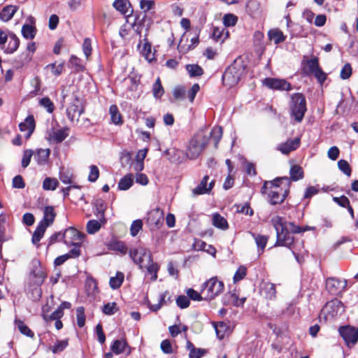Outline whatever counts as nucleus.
I'll use <instances>...</instances> for the list:
<instances>
[{
	"instance_id": "1",
	"label": "nucleus",
	"mask_w": 358,
	"mask_h": 358,
	"mask_svg": "<svg viewBox=\"0 0 358 358\" xmlns=\"http://www.w3.org/2000/svg\"><path fill=\"white\" fill-rule=\"evenodd\" d=\"M222 136V128L221 127H213L209 134H206L203 131L198 132L189 142L187 157L191 159H196L203 151L210 139H212L214 147L217 148Z\"/></svg>"
},
{
	"instance_id": "2",
	"label": "nucleus",
	"mask_w": 358,
	"mask_h": 358,
	"mask_svg": "<svg viewBox=\"0 0 358 358\" xmlns=\"http://www.w3.org/2000/svg\"><path fill=\"white\" fill-rule=\"evenodd\" d=\"M62 103L67 104L66 116L71 122H78L80 115L84 113V102L82 96L78 92L71 91V87L64 88L62 91Z\"/></svg>"
},
{
	"instance_id": "3",
	"label": "nucleus",
	"mask_w": 358,
	"mask_h": 358,
	"mask_svg": "<svg viewBox=\"0 0 358 358\" xmlns=\"http://www.w3.org/2000/svg\"><path fill=\"white\" fill-rule=\"evenodd\" d=\"M282 180H288L287 177L277 178L273 181H266L262 187V193L267 194L268 202L271 205L282 203L287 196L289 189H283L278 184Z\"/></svg>"
},
{
	"instance_id": "4",
	"label": "nucleus",
	"mask_w": 358,
	"mask_h": 358,
	"mask_svg": "<svg viewBox=\"0 0 358 358\" xmlns=\"http://www.w3.org/2000/svg\"><path fill=\"white\" fill-rule=\"evenodd\" d=\"M245 65L243 62L237 60L234 61L223 73V84L229 87L236 85L245 73Z\"/></svg>"
},
{
	"instance_id": "5",
	"label": "nucleus",
	"mask_w": 358,
	"mask_h": 358,
	"mask_svg": "<svg viewBox=\"0 0 358 358\" xmlns=\"http://www.w3.org/2000/svg\"><path fill=\"white\" fill-rule=\"evenodd\" d=\"M290 115L296 122H302L307 110L306 101L303 94L295 93L292 95L289 104Z\"/></svg>"
},
{
	"instance_id": "6",
	"label": "nucleus",
	"mask_w": 358,
	"mask_h": 358,
	"mask_svg": "<svg viewBox=\"0 0 358 358\" xmlns=\"http://www.w3.org/2000/svg\"><path fill=\"white\" fill-rule=\"evenodd\" d=\"M224 283L216 277L211 278L203 285L201 293L205 300H212L223 292Z\"/></svg>"
},
{
	"instance_id": "7",
	"label": "nucleus",
	"mask_w": 358,
	"mask_h": 358,
	"mask_svg": "<svg viewBox=\"0 0 358 358\" xmlns=\"http://www.w3.org/2000/svg\"><path fill=\"white\" fill-rule=\"evenodd\" d=\"M129 254L133 262L138 265L141 269H143L145 265L151 262L152 255L150 250L145 248L131 249Z\"/></svg>"
},
{
	"instance_id": "8",
	"label": "nucleus",
	"mask_w": 358,
	"mask_h": 358,
	"mask_svg": "<svg viewBox=\"0 0 358 358\" xmlns=\"http://www.w3.org/2000/svg\"><path fill=\"white\" fill-rule=\"evenodd\" d=\"M339 333L349 348L353 346L358 341V327H341L339 328Z\"/></svg>"
},
{
	"instance_id": "9",
	"label": "nucleus",
	"mask_w": 358,
	"mask_h": 358,
	"mask_svg": "<svg viewBox=\"0 0 358 358\" xmlns=\"http://www.w3.org/2000/svg\"><path fill=\"white\" fill-rule=\"evenodd\" d=\"M64 242L67 245H80L83 234L73 227H69L62 234Z\"/></svg>"
},
{
	"instance_id": "10",
	"label": "nucleus",
	"mask_w": 358,
	"mask_h": 358,
	"mask_svg": "<svg viewBox=\"0 0 358 358\" xmlns=\"http://www.w3.org/2000/svg\"><path fill=\"white\" fill-rule=\"evenodd\" d=\"M343 311V306L341 301L338 299L331 300L327 302L323 307L322 312L326 317H334L338 313Z\"/></svg>"
},
{
	"instance_id": "11",
	"label": "nucleus",
	"mask_w": 358,
	"mask_h": 358,
	"mask_svg": "<svg viewBox=\"0 0 358 358\" xmlns=\"http://www.w3.org/2000/svg\"><path fill=\"white\" fill-rule=\"evenodd\" d=\"M263 84L272 90L286 91L292 90L291 84L284 79L267 78L263 80Z\"/></svg>"
},
{
	"instance_id": "12",
	"label": "nucleus",
	"mask_w": 358,
	"mask_h": 358,
	"mask_svg": "<svg viewBox=\"0 0 358 358\" xmlns=\"http://www.w3.org/2000/svg\"><path fill=\"white\" fill-rule=\"evenodd\" d=\"M163 220V211L159 208L154 209L148 214L147 222L151 229H159L162 225Z\"/></svg>"
},
{
	"instance_id": "13",
	"label": "nucleus",
	"mask_w": 358,
	"mask_h": 358,
	"mask_svg": "<svg viewBox=\"0 0 358 358\" xmlns=\"http://www.w3.org/2000/svg\"><path fill=\"white\" fill-rule=\"evenodd\" d=\"M345 287V280H340L336 278H329L326 280V288L333 295H338L341 293Z\"/></svg>"
},
{
	"instance_id": "14",
	"label": "nucleus",
	"mask_w": 358,
	"mask_h": 358,
	"mask_svg": "<svg viewBox=\"0 0 358 358\" xmlns=\"http://www.w3.org/2000/svg\"><path fill=\"white\" fill-rule=\"evenodd\" d=\"M277 240L275 246L290 248L294 242V237L288 231V227L276 233Z\"/></svg>"
},
{
	"instance_id": "15",
	"label": "nucleus",
	"mask_w": 358,
	"mask_h": 358,
	"mask_svg": "<svg viewBox=\"0 0 358 358\" xmlns=\"http://www.w3.org/2000/svg\"><path fill=\"white\" fill-rule=\"evenodd\" d=\"M34 268L31 271V282L41 285L46 278V273L38 262H34Z\"/></svg>"
},
{
	"instance_id": "16",
	"label": "nucleus",
	"mask_w": 358,
	"mask_h": 358,
	"mask_svg": "<svg viewBox=\"0 0 358 358\" xmlns=\"http://www.w3.org/2000/svg\"><path fill=\"white\" fill-rule=\"evenodd\" d=\"M300 145L299 138H289L286 142L278 145L277 150L284 155H288L292 151L296 150Z\"/></svg>"
},
{
	"instance_id": "17",
	"label": "nucleus",
	"mask_w": 358,
	"mask_h": 358,
	"mask_svg": "<svg viewBox=\"0 0 358 358\" xmlns=\"http://www.w3.org/2000/svg\"><path fill=\"white\" fill-rule=\"evenodd\" d=\"M209 180V177L208 176H205L200 183L192 189V192L194 196L200 195L208 193L213 188L214 185V181H211L208 185V182Z\"/></svg>"
},
{
	"instance_id": "18",
	"label": "nucleus",
	"mask_w": 358,
	"mask_h": 358,
	"mask_svg": "<svg viewBox=\"0 0 358 358\" xmlns=\"http://www.w3.org/2000/svg\"><path fill=\"white\" fill-rule=\"evenodd\" d=\"M35 120L33 115H29L24 122L19 124L20 130L25 132L24 136L28 139L35 129Z\"/></svg>"
},
{
	"instance_id": "19",
	"label": "nucleus",
	"mask_w": 358,
	"mask_h": 358,
	"mask_svg": "<svg viewBox=\"0 0 358 358\" xmlns=\"http://www.w3.org/2000/svg\"><path fill=\"white\" fill-rule=\"evenodd\" d=\"M113 6L123 15L129 16L133 13V9L129 0H115Z\"/></svg>"
},
{
	"instance_id": "20",
	"label": "nucleus",
	"mask_w": 358,
	"mask_h": 358,
	"mask_svg": "<svg viewBox=\"0 0 358 358\" xmlns=\"http://www.w3.org/2000/svg\"><path fill=\"white\" fill-rule=\"evenodd\" d=\"M56 213L54 207L51 206H45L43 209V220L39 222L43 224L47 227L52 224L56 217Z\"/></svg>"
},
{
	"instance_id": "21",
	"label": "nucleus",
	"mask_w": 358,
	"mask_h": 358,
	"mask_svg": "<svg viewBox=\"0 0 358 358\" xmlns=\"http://www.w3.org/2000/svg\"><path fill=\"white\" fill-rule=\"evenodd\" d=\"M303 67V73L306 75L312 74L317 68L320 67L319 59L316 57H313L310 59L306 60Z\"/></svg>"
},
{
	"instance_id": "22",
	"label": "nucleus",
	"mask_w": 358,
	"mask_h": 358,
	"mask_svg": "<svg viewBox=\"0 0 358 358\" xmlns=\"http://www.w3.org/2000/svg\"><path fill=\"white\" fill-rule=\"evenodd\" d=\"M8 36V43L7 46L5 45V48L3 50L7 54H12L18 48L20 40L13 33H10Z\"/></svg>"
},
{
	"instance_id": "23",
	"label": "nucleus",
	"mask_w": 358,
	"mask_h": 358,
	"mask_svg": "<svg viewBox=\"0 0 358 358\" xmlns=\"http://www.w3.org/2000/svg\"><path fill=\"white\" fill-rule=\"evenodd\" d=\"M18 7L13 5H8L0 12V19L3 22H8L12 19L15 13L17 11Z\"/></svg>"
},
{
	"instance_id": "24",
	"label": "nucleus",
	"mask_w": 358,
	"mask_h": 358,
	"mask_svg": "<svg viewBox=\"0 0 358 358\" xmlns=\"http://www.w3.org/2000/svg\"><path fill=\"white\" fill-rule=\"evenodd\" d=\"M27 294L31 300L38 301L42 296L41 285L31 282L27 287Z\"/></svg>"
},
{
	"instance_id": "25",
	"label": "nucleus",
	"mask_w": 358,
	"mask_h": 358,
	"mask_svg": "<svg viewBox=\"0 0 358 358\" xmlns=\"http://www.w3.org/2000/svg\"><path fill=\"white\" fill-rule=\"evenodd\" d=\"M68 129L64 128L53 131L50 134V140L55 143H59L68 136Z\"/></svg>"
},
{
	"instance_id": "26",
	"label": "nucleus",
	"mask_w": 358,
	"mask_h": 358,
	"mask_svg": "<svg viewBox=\"0 0 358 358\" xmlns=\"http://www.w3.org/2000/svg\"><path fill=\"white\" fill-rule=\"evenodd\" d=\"M50 154V149H38L34 155V159L39 165H44L48 162Z\"/></svg>"
},
{
	"instance_id": "27",
	"label": "nucleus",
	"mask_w": 358,
	"mask_h": 358,
	"mask_svg": "<svg viewBox=\"0 0 358 358\" xmlns=\"http://www.w3.org/2000/svg\"><path fill=\"white\" fill-rule=\"evenodd\" d=\"M129 349L128 354L130 353V348L128 346L127 343L124 340H115L110 347V350L116 355L123 353L125 349Z\"/></svg>"
},
{
	"instance_id": "28",
	"label": "nucleus",
	"mask_w": 358,
	"mask_h": 358,
	"mask_svg": "<svg viewBox=\"0 0 358 358\" xmlns=\"http://www.w3.org/2000/svg\"><path fill=\"white\" fill-rule=\"evenodd\" d=\"M46 229H47V227L43 225V224L39 223L38 224L36 230L34 231V232L32 235L31 242L34 245L38 246V244L39 241H41V239L42 238V237L43 236Z\"/></svg>"
},
{
	"instance_id": "29",
	"label": "nucleus",
	"mask_w": 358,
	"mask_h": 358,
	"mask_svg": "<svg viewBox=\"0 0 358 358\" xmlns=\"http://www.w3.org/2000/svg\"><path fill=\"white\" fill-rule=\"evenodd\" d=\"M252 236L254 238L255 243L258 248V251L262 254L267 244L268 237L267 236L256 234L255 233H250Z\"/></svg>"
},
{
	"instance_id": "30",
	"label": "nucleus",
	"mask_w": 358,
	"mask_h": 358,
	"mask_svg": "<svg viewBox=\"0 0 358 358\" xmlns=\"http://www.w3.org/2000/svg\"><path fill=\"white\" fill-rule=\"evenodd\" d=\"M134 182L133 175L129 173L120 179L118 183V188L120 190H127L129 189Z\"/></svg>"
},
{
	"instance_id": "31",
	"label": "nucleus",
	"mask_w": 358,
	"mask_h": 358,
	"mask_svg": "<svg viewBox=\"0 0 358 358\" xmlns=\"http://www.w3.org/2000/svg\"><path fill=\"white\" fill-rule=\"evenodd\" d=\"M213 224L215 227L224 230L228 228L227 220L218 213H215L213 215Z\"/></svg>"
},
{
	"instance_id": "32",
	"label": "nucleus",
	"mask_w": 358,
	"mask_h": 358,
	"mask_svg": "<svg viewBox=\"0 0 358 358\" xmlns=\"http://www.w3.org/2000/svg\"><path fill=\"white\" fill-rule=\"evenodd\" d=\"M290 178L293 181H297L303 178V171L302 168L299 165L292 166L289 171Z\"/></svg>"
},
{
	"instance_id": "33",
	"label": "nucleus",
	"mask_w": 358,
	"mask_h": 358,
	"mask_svg": "<svg viewBox=\"0 0 358 358\" xmlns=\"http://www.w3.org/2000/svg\"><path fill=\"white\" fill-rule=\"evenodd\" d=\"M271 222L275 228L276 233L288 227V226H286L287 222H285L283 217L278 215L273 217Z\"/></svg>"
},
{
	"instance_id": "34",
	"label": "nucleus",
	"mask_w": 358,
	"mask_h": 358,
	"mask_svg": "<svg viewBox=\"0 0 358 358\" xmlns=\"http://www.w3.org/2000/svg\"><path fill=\"white\" fill-rule=\"evenodd\" d=\"M101 222L102 223H103V219L101 217H100V221H97L95 220H92L88 221V222L87 223V226H86L87 231L88 232V234H94L96 232H97L101 227Z\"/></svg>"
},
{
	"instance_id": "35",
	"label": "nucleus",
	"mask_w": 358,
	"mask_h": 358,
	"mask_svg": "<svg viewBox=\"0 0 358 358\" xmlns=\"http://www.w3.org/2000/svg\"><path fill=\"white\" fill-rule=\"evenodd\" d=\"M143 268L146 269L148 273H149L150 274L152 275L151 280L152 281H155V280H157V271L159 270V266H158L157 263H154L153 262L152 258H151V262L147 263L145 265Z\"/></svg>"
},
{
	"instance_id": "36",
	"label": "nucleus",
	"mask_w": 358,
	"mask_h": 358,
	"mask_svg": "<svg viewBox=\"0 0 358 358\" xmlns=\"http://www.w3.org/2000/svg\"><path fill=\"white\" fill-rule=\"evenodd\" d=\"M36 34L35 27L30 24H24L22 27V34L27 39H33Z\"/></svg>"
},
{
	"instance_id": "37",
	"label": "nucleus",
	"mask_w": 358,
	"mask_h": 358,
	"mask_svg": "<svg viewBox=\"0 0 358 358\" xmlns=\"http://www.w3.org/2000/svg\"><path fill=\"white\" fill-rule=\"evenodd\" d=\"M268 34L270 40L273 41L275 44H278L285 39L283 33L278 29L270 30Z\"/></svg>"
},
{
	"instance_id": "38",
	"label": "nucleus",
	"mask_w": 358,
	"mask_h": 358,
	"mask_svg": "<svg viewBox=\"0 0 358 358\" xmlns=\"http://www.w3.org/2000/svg\"><path fill=\"white\" fill-rule=\"evenodd\" d=\"M15 324L22 334L31 338L34 336V332L22 321L15 320Z\"/></svg>"
},
{
	"instance_id": "39",
	"label": "nucleus",
	"mask_w": 358,
	"mask_h": 358,
	"mask_svg": "<svg viewBox=\"0 0 358 358\" xmlns=\"http://www.w3.org/2000/svg\"><path fill=\"white\" fill-rule=\"evenodd\" d=\"M109 113L112 122L115 124H122V116L119 113L118 108L115 105H111L109 108Z\"/></svg>"
},
{
	"instance_id": "40",
	"label": "nucleus",
	"mask_w": 358,
	"mask_h": 358,
	"mask_svg": "<svg viewBox=\"0 0 358 358\" xmlns=\"http://www.w3.org/2000/svg\"><path fill=\"white\" fill-rule=\"evenodd\" d=\"M213 326L215 329L217 338L220 340L223 339L225 336V333L228 329L227 325L223 322H220L217 323H214Z\"/></svg>"
},
{
	"instance_id": "41",
	"label": "nucleus",
	"mask_w": 358,
	"mask_h": 358,
	"mask_svg": "<svg viewBox=\"0 0 358 358\" xmlns=\"http://www.w3.org/2000/svg\"><path fill=\"white\" fill-rule=\"evenodd\" d=\"M186 70L190 77L201 76L203 73V69L198 64H187L186 65Z\"/></svg>"
},
{
	"instance_id": "42",
	"label": "nucleus",
	"mask_w": 358,
	"mask_h": 358,
	"mask_svg": "<svg viewBox=\"0 0 358 358\" xmlns=\"http://www.w3.org/2000/svg\"><path fill=\"white\" fill-rule=\"evenodd\" d=\"M124 280V274L121 272H117L115 277L110 278V286L112 289H115L119 288Z\"/></svg>"
},
{
	"instance_id": "43",
	"label": "nucleus",
	"mask_w": 358,
	"mask_h": 358,
	"mask_svg": "<svg viewBox=\"0 0 358 358\" xmlns=\"http://www.w3.org/2000/svg\"><path fill=\"white\" fill-rule=\"evenodd\" d=\"M73 175L68 169L62 168L59 172V179L64 184L71 185L72 183Z\"/></svg>"
},
{
	"instance_id": "44",
	"label": "nucleus",
	"mask_w": 358,
	"mask_h": 358,
	"mask_svg": "<svg viewBox=\"0 0 358 358\" xmlns=\"http://www.w3.org/2000/svg\"><path fill=\"white\" fill-rule=\"evenodd\" d=\"M32 55L29 52H23L19 55L18 58L15 60V65L17 68L22 67L30 62Z\"/></svg>"
},
{
	"instance_id": "45",
	"label": "nucleus",
	"mask_w": 358,
	"mask_h": 358,
	"mask_svg": "<svg viewBox=\"0 0 358 358\" xmlns=\"http://www.w3.org/2000/svg\"><path fill=\"white\" fill-rule=\"evenodd\" d=\"M59 185V182L56 178H45L43 182V188L45 190H55Z\"/></svg>"
},
{
	"instance_id": "46",
	"label": "nucleus",
	"mask_w": 358,
	"mask_h": 358,
	"mask_svg": "<svg viewBox=\"0 0 358 358\" xmlns=\"http://www.w3.org/2000/svg\"><path fill=\"white\" fill-rule=\"evenodd\" d=\"M164 88L162 85L159 78H157L152 87L153 96L156 99H159L164 94Z\"/></svg>"
},
{
	"instance_id": "47",
	"label": "nucleus",
	"mask_w": 358,
	"mask_h": 358,
	"mask_svg": "<svg viewBox=\"0 0 358 358\" xmlns=\"http://www.w3.org/2000/svg\"><path fill=\"white\" fill-rule=\"evenodd\" d=\"M117 310L118 308L115 302L107 303L102 308V312L107 315H114Z\"/></svg>"
},
{
	"instance_id": "48",
	"label": "nucleus",
	"mask_w": 358,
	"mask_h": 358,
	"mask_svg": "<svg viewBox=\"0 0 358 358\" xmlns=\"http://www.w3.org/2000/svg\"><path fill=\"white\" fill-rule=\"evenodd\" d=\"M77 324L79 327H84L85 323V309L83 307H78L76 309Z\"/></svg>"
},
{
	"instance_id": "49",
	"label": "nucleus",
	"mask_w": 358,
	"mask_h": 358,
	"mask_svg": "<svg viewBox=\"0 0 358 358\" xmlns=\"http://www.w3.org/2000/svg\"><path fill=\"white\" fill-rule=\"evenodd\" d=\"M264 290L266 292V297L269 299L275 298L276 290L275 285L273 283H266L264 285Z\"/></svg>"
},
{
	"instance_id": "50",
	"label": "nucleus",
	"mask_w": 358,
	"mask_h": 358,
	"mask_svg": "<svg viewBox=\"0 0 358 358\" xmlns=\"http://www.w3.org/2000/svg\"><path fill=\"white\" fill-rule=\"evenodd\" d=\"M338 169L345 173L347 176H350L352 169L350 166L349 163L345 159H340L338 162Z\"/></svg>"
},
{
	"instance_id": "51",
	"label": "nucleus",
	"mask_w": 358,
	"mask_h": 358,
	"mask_svg": "<svg viewBox=\"0 0 358 358\" xmlns=\"http://www.w3.org/2000/svg\"><path fill=\"white\" fill-rule=\"evenodd\" d=\"M142 53L145 58L149 62H151L155 59L154 54L152 52L151 45L148 43H145L143 45Z\"/></svg>"
},
{
	"instance_id": "52",
	"label": "nucleus",
	"mask_w": 358,
	"mask_h": 358,
	"mask_svg": "<svg viewBox=\"0 0 358 358\" xmlns=\"http://www.w3.org/2000/svg\"><path fill=\"white\" fill-rule=\"evenodd\" d=\"M40 105L46 108L50 113H52L55 107L52 101L48 97H43L39 101Z\"/></svg>"
},
{
	"instance_id": "53",
	"label": "nucleus",
	"mask_w": 358,
	"mask_h": 358,
	"mask_svg": "<svg viewBox=\"0 0 358 358\" xmlns=\"http://www.w3.org/2000/svg\"><path fill=\"white\" fill-rule=\"evenodd\" d=\"M143 222L141 220L134 221L131 225L130 233L132 236H136L142 229Z\"/></svg>"
},
{
	"instance_id": "54",
	"label": "nucleus",
	"mask_w": 358,
	"mask_h": 358,
	"mask_svg": "<svg viewBox=\"0 0 358 358\" xmlns=\"http://www.w3.org/2000/svg\"><path fill=\"white\" fill-rule=\"evenodd\" d=\"M46 69H50L52 73L55 76H59L62 73L63 69H64V64L61 63L58 65H56L55 63L50 64L46 66Z\"/></svg>"
},
{
	"instance_id": "55",
	"label": "nucleus",
	"mask_w": 358,
	"mask_h": 358,
	"mask_svg": "<svg viewBox=\"0 0 358 358\" xmlns=\"http://www.w3.org/2000/svg\"><path fill=\"white\" fill-rule=\"evenodd\" d=\"M237 20V17L233 14H226L223 17L224 24L227 27L234 26Z\"/></svg>"
},
{
	"instance_id": "56",
	"label": "nucleus",
	"mask_w": 358,
	"mask_h": 358,
	"mask_svg": "<svg viewBox=\"0 0 358 358\" xmlns=\"http://www.w3.org/2000/svg\"><path fill=\"white\" fill-rule=\"evenodd\" d=\"M33 155H34V152L32 150H26L24 152L23 157L22 159V166L23 168H26L29 166Z\"/></svg>"
},
{
	"instance_id": "57",
	"label": "nucleus",
	"mask_w": 358,
	"mask_h": 358,
	"mask_svg": "<svg viewBox=\"0 0 358 358\" xmlns=\"http://www.w3.org/2000/svg\"><path fill=\"white\" fill-rule=\"evenodd\" d=\"M189 299L187 296L180 295L176 299V304L180 308H186L189 306Z\"/></svg>"
},
{
	"instance_id": "58",
	"label": "nucleus",
	"mask_w": 358,
	"mask_h": 358,
	"mask_svg": "<svg viewBox=\"0 0 358 358\" xmlns=\"http://www.w3.org/2000/svg\"><path fill=\"white\" fill-rule=\"evenodd\" d=\"M352 75V67L350 64H345L340 73L341 78L343 80L348 79Z\"/></svg>"
},
{
	"instance_id": "59",
	"label": "nucleus",
	"mask_w": 358,
	"mask_h": 358,
	"mask_svg": "<svg viewBox=\"0 0 358 358\" xmlns=\"http://www.w3.org/2000/svg\"><path fill=\"white\" fill-rule=\"evenodd\" d=\"M68 345V341H59L57 343L52 347V351L53 353H58L63 351Z\"/></svg>"
},
{
	"instance_id": "60",
	"label": "nucleus",
	"mask_w": 358,
	"mask_h": 358,
	"mask_svg": "<svg viewBox=\"0 0 358 358\" xmlns=\"http://www.w3.org/2000/svg\"><path fill=\"white\" fill-rule=\"evenodd\" d=\"M90 172L88 176V180L89 181L94 182L98 179L99 176V171L98 167L95 165L90 166Z\"/></svg>"
},
{
	"instance_id": "61",
	"label": "nucleus",
	"mask_w": 358,
	"mask_h": 358,
	"mask_svg": "<svg viewBox=\"0 0 358 358\" xmlns=\"http://www.w3.org/2000/svg\"><path fill=\"white\" fill-rule=\"evenodd\" d=\"M246 275V268L243 266H241L235 273L234 275V282H236L241 280H243Z\"/></svg>"
},
{
	"instance_id": "62",
	"label": "nucleus",
	"mask_w": 358,
	"mask_h": 358,
	"mask_svg": "<svg viewBox=\"0 0 358 358\" xmlns=\"http://www.w3.org/2000/svg\"><path fill=\"white\" fill-rule=\"evenodd\" d=\"M154 6L155 1L152 0H141L140 1V7L145 13L152 9Z\"/></svg>"
},
{
	"instance_id": "63",
	"label": "nucleus",
	"mask_w": 358,
	"mask_h": 358,
	"mask_svg": "<svg viewBox=\"0 0 358 358\" xmlns=\"http://www.w3.org/2000/svg\"><path fill=\"white\" fill-rule=\"evenodd\" d=\"M224 29H220L219 27H214L212 33V38L217 42L224 41L223 38Z\"/></svg>"
},
{
	"instance_id": "64",
	"label": "nucleus",
	"mask_w": 358,
	"mask_h": 358,
	"mask_svg": "<svg viewBox=\"0 0 358 358\" xmlns=\"http://www.w3.org/2000/svg\"><path fill=\"white\" fill-rule=\"evenodd\" d=\"M312 74L316 78L317 81L322 84L327 79V75L322 70L320 67L317 68Z\"/></svg>"
}]
</instances>
